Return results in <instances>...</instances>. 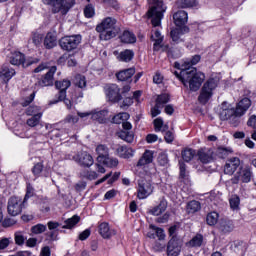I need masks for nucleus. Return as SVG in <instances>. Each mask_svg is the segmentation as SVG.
<instances>
[{
    "label": "nucleus",
    "instance_id": "obj_13",
    "mask_svg": "<svg viewBox=\"0 0 256 256\" xmlns=\"http://www.w3.org/2000/svg\"><path fill=\"white\" fill-rule=\"evenodd\" d=\"M112 151H114V155L120 157L121 159H131V157L135 155V150L125 145H113Z\"/></svg>",
    "mask_w": 256,
    "mask_h": 256
},
{
    "label": "nucleus",
    "instance_id": "obj_31",
    "mask_svg": "<svg viewBox=\"0 0 256 256\" xmlns=\"http://www.w3.org/2000/svg\"><path fill=\"white\" fill-rule=\"evenodd\" d=\"M44 47L47 49H53V47H57V37L55 34L49 32L44 38Z\"/></svg>",
    "mask_w": 256,
    "mask_h": 256
},
{
    "label": "nucleus",
    "instance_id": "obj_55",
    "mask_svg": "<svg viewBox=\"0 0 256 256\" xmlns=\"http://www.w3.org/2000/svg\"><path fill=\"white\" fill-rule=\"evenodd\" d=\"M150 229L156 231V236L158 237L159 241L165 240V231L161 228H157L154 225H150Z\"/></svg>",
    "mask_w": 256,
    "mask_h": 256
},
{
    "label": "nucleus",
    "instance_id": "obj_58",
    "mask_svg": "<svg viewBox=\"0 0 256 256\" xmlns=\"http://www.w3.org/2000/svg\"><path fill=\"white\" fill-rule=\"evenodd\" d=\"M11 243H13V239H11V238H2L0 240V251H3L5 249H7V247H9V245H11Z\"/></svg>",
    "mask_w": 256,
    "mask_h": 256
},
{
    "label": "nucleus",
    "instance_id": "obj_5",
    "mask_svg": "<svg viewBox=\"0 0 256 256\" xmlns=\"http://www.w3.org/2000/svg\"><path fill=\"white\" fill-rule=\"evenodd\" d=\"M46 5H51L52 13H61L67 15L69 9L75 5V0H44Z\"/></svg>",
    "mask_w": 256,
    "mask_h": 256
},
{
    "label": "nucleus",
    "instance_id": "obj_28",
    "mask_svg": "<svg viewBox=\"0 0 256 256\" xmlns=\"http://www.w3.org/2000/svg\"><path fill=\"white\" fill-rule=\"evenodd\" d=\"M165 211H167V202L166 200H161L158 206H155L149 210V214L159 217V215L165 213Z\"/></svg>",
    "mask_w": 256,
    "mask_h": 256
},
{
    "label": "nucleus",
    "instance_id": "obj_12",
    "mask_svg": "<svg viewBox=\"0 0 256 256\" xmlns=\"http://www.w3.org/2000/svg\"><path fill=\"white\" fill-rule=\"evenodd\" d=\"M10 63L11 65H25L29 67V65L39 63V59L34 58L25 62V55L21 52L14 51L11 53Z\"/></svg>",
    "mask_w": 256,
    "mask_h": 256
},
{
    "label": "nucleus",
    "instance_id": "obj_11",
    "mask_svg": "<svg viewBox=\"0 0 256 256\" xmlns=\"http://www.w3.org/2000/svg\"><path fill=\"white\" fill-rule=\"evenodd\" d=\"M105 95L111 103H119L123 99L121 88L117 84H109L105 87Z\"/></svg>",
    "mask_w": 256,
    "mask_h": 256
},
{
    "label": "nucleus",
    "instance_id": "obj_26",
    "mask_svg": "<svg viewBox=\"0 0 256 256\" xmlns=\"http://www.w3.org/2000/svg\"><path fill=\"white\" fill-rule=\"evenodd\" d=\"M95 151L98 155L96 158L97 163H101V161H103V159L109 155V147H107L105 144L97 145Z\"/></svg>",
    "mask_w": 256,
    "mask_h": 256
},
{
    "label": "nucleus",
    "instance_id": "obj_21",
    "mask_svg": "<svg viewBox=\"0 0 256 256\" xmlns=\"http://www.w3.org/2000/svg\"><path fill=\"white\" fill-rule=\"evenodd\" d=\"M173 20L176 27H183L189 20V16L185 10H179L174 13Z\"/></svg>",
    "mask_w": 256,
    "mask_h": 256
},
{
    "label": "nucleus",
    "instance_id": "obj_53",
    "mask_svg": "<svg viewBox=\"0 0 256 256\" xmlns=\"http://www.w3.org/2000/svg\"><path fill=\"white\" fill-rule=\"evenodd\" d=\"M229 153H233V150L223 147L218 148L216 151V155H218L220 159H225Z\"/></svg>",
    "mask_w": 256,
    "mask_h": 256
},
{
    "label": "nucleus",
    "instance_id": "obj_45",
    "mask_svg": "<svg viewBox=\"0 0 256 256\" xmlns=\"http://www.w3.org/2000/svg\"><path fill=\"white\" fill-rule=\"evenodd\" d=\"M193 157H195V150L186 148L182 151V159L186 161V163H189Z\"/></svg>",
    "mask_w": 256,
    "mask_h": 256
},
{
    "label": "nucleus",
    "instance_id": "obj_39",
    "mask_svg": "<svg viewBox=\"0 0 256 256\" xmlns=\"http://www.w3.org/2000/svg\"><path fill=\"white\" fill-rule=\"evenodd\" d=\"M107 110H101V111H95L92 112L91 118L94 121H98V123H104L105 122V117H107Z\"/></svg>",
    "mask_w": 256,
    "mask_h": 256
},
{
    "label": "nucleus",
    "instance_id": "obj_41",
    "mask_svg": "<svg viewBox=\"0 0 256 256\" xmlns=\"http://www.w3.org/2000/svg\"><path fill=\"white\" fill-rule=\"evenodd\" d=\"M129 119V113L127 112H122L117 115H115L112 118L113 123H116V125H121V123H124Z\"/></svg>",
    "mask_w": 256,
    "mask_h": 256
},
{
    "label": "nucleus",
    "instance_id": "obj_49",
    "mask_svg": "<svg viewBox=\"0 0 256 256\" xmlns=\"http://www.w3.org/2000/svg\"><path fill=\"white\" fill-rule=\"evenodd\" d=\"M47 231V226L43 224H37L31 227V233L34 235H41V233H45Z\"/></svg>",
    "mask_w": 256,
    "mask_h": 256
},
{
    "label": "nucleus",
    "instance_id": "obj_6",
    "mask_svg": "<svg viewBox=\"0 0 256 256\" xmlns=\"http://www.w3.org/2000/svg\"><path fill=\"white\" fill-rule=\"evenodd\" d=\"M252 180L253 169L251 166L246 165L241 167L239 171L234 175V177L230 179V183H232V185H238L239 181L242 183H251Z\"/></svg>",
    "mask_w": 256,
    "mask_h": 256
},
{
    "label": "nucleus",
    "instance_id": "obj_24",
    "mask_svg": "<svg viewBox=\"0 0 256 256\" xmlns=\"http://www.w3.org/2000/svg\"><path fill=\"white\" fill-rule=\"evenodd\" d=\"M94 167L96 171L90 170L87 172L85 176L86 179H89V181H94L95 179H99V173L103 175L106 172L105 167H103V165H101L100 163H96Z\"/></svg>",
    "mask_w": 256,
    "mask_h": 256
},
{
    "label": "nucleus",
    "instance_id": "obj_30",
    "mask_svg": "<svg viewBox=\"0 0 256 256\" xmlns=\"http://www.w3.org/2000/svg\"><path fill=\"white\" fill-rule=\"evenodd\" d=\"M151 39L154 41V49H159L161 43H163V36L158 28L152 29Z\"/></svg>",
    "mask_w": 256,
    "mask_h": 256
},
{
    "label": "nucleus",
    "instance_id": "obj_17",
    "mask_svg": "<svg viewBox=\"0 0 256 256\" xmlns=\"http://www.w3.org/2000/svg\"><path fill=\"white\" fill-rule=\"evenodd\" d=\"M241 165L239 157L229 158L224 165L225 175H233L237 171V168Z\"/></svg>",
    "mask_w": 256,
    "mask_h": 256
},
{
    "label": "nucleus",
    "instance_id": "obj_44",
    "mask_svg": "<svg viewBox=\"0 0 256 256\" xmlns=\"http://www.w3.org/2000/svg\"><path fill=\"white\" fill-rule=\"evenodd\" d=\"M189 247H201L203 245V235L196 234L189 242Z\"/></svg>",
    "mask_w": 256,
    "mask_h": 256
},
{
    "label": "nucleus",
    "instance_id": "obj_15",
    "mask_svg": "<svg viewBox=\"0 0 256 256\" xmlns=\"http://www.w3.org/2000/svg\"><path fill=\"white\" fill-rule=\"evenodd\" d=\"M231 117H241V116H237V109L232 108L229 103L223 102L221 104L220 119L222 121H227L231 119Z\"/></svg>",
    "mask_w": 256,
    "mask_h": 256
},
{
    "label": "nucleus",
    "instance_id": "obj_32",
    "mask_svg": "<svg viewBox=\"0 0 256 256\" xmlns=\"http://www.w3.org/2000/svg\"><path fill=\"white\" fill-rule=\"evenodd\" d=\"M154 131L156 133H165V131H169V125L163 122V118H156L154 120Z\"/></svg>",
    "mask_w": 256,
    "mask_h": 256
},
{
    "label": "nucleus",
    "instance_id": "obj_54",
    "mask_svg": "<svg viewBox=\"0 0 256 256\" xmlns=\"http://www.w3.org/2000/svg\"><path fill=\"white\" fill-rule=\"evenodd\" d=\"M169 94H161L157 96L156 104L157 105H165V103H169Z\"/></svg>",
    "mask_w": 256,
    "mask_h": 256
},
{
    "label": "nucleus",
    "instance_id": "obj_20",
    "mask_svg": "<svg viewBox=\"0 0 256 256\" xmlns=\"http://www.w3.org/2000/svg\"><path fill=\"white\" fill-rule=\"evenodd\" d=\"M17 72H15V69L9 67V66H2L0 69V81H3L4 83H9L13 77H15Z\"/></svg>",
    "mask_w": 256,
    "mask_h": 256
},
{
    "label": "nucleus",
    "instance_id": "obj_4",
    "mask_svg": "<svg viewBox=\"0 0 256 256\" xmlns=\"http://www.w3.org/2000/svg\"><path fill=\"white\" fill-rule=\"evenodd\" d=\"M217 85H219V81L214 78H210L201 88L200 94L198 96V101L201 105H206L209 103L211 97H213V91L217 89Z\"/></svg>",
    "mask_w": 256,
    "mask_h": 256
},
{
    "label": "nucleus",
    "instance_id": "obj_48",
    "mask_svg": "<svg viewBox=\"0 0 256 256\" xmlns=\"http://www.w3.org/2000/svg\"><path fill=\"white\" fill-rule=\"evenodd\" d=\"M199 61H201V56L199 55H195L192 57V59L190 61H186L184 62V64L182 65L181 71H183V69H185V67H187L188 69L192 68V65H197V63H199Z\"/></svg>",
    "mask_w": 256,
    "mask_h": 256
},
{
    "label": "nucleus",
    "instance_id": "obj_16",
    "mask_svg": "<svg viewBox=\"0 0 256 256\" xmlns=\"http://www.w3.org/2000/svg\"><path fill=\"white\" fill-rule=\"evenodd\" d=\"M56 88L59 89V94H58V100L52 102L53 104L59 103V101H63L65 97H67V89L71 87V81L69 80H63V81H58L55 83Z\"/></svg>",
    "mask_w": 256,
    "mask_h": 256
},
{
    "label": "nucleus",
    "instance_id": "obj_42",
    "mask_svg": "<svg viewBox=\"0 0 256 256\" xmlns=\"http://www.w3.org/2000/svg\"><path fill=\"white\" fill-rule=\"evenodd\" d=\"M198 159H200L201 163H211L213 157L211 156V154L205 150H200L198 152Z\"/></svg>",
    "mask_w": 256,
    "mask_h": 256
},
{
    "label": "nucleus",
    "instance_id": "obj_29",
    "mask_svg": "<svg viewBox=\"0 0 256 256\" xmlns=\"http://www.w3.org/2000/svg\"><path fill=\"white\" fill-rule=\"evenodd\" d=\"M149 163H153V151L146 150L139 159L137 167H143L144 165H149Z\"/></svg>",
    "mask_w": 256,
    "mask_h": 256
},
{
    "label": "nucleus",
    "instance_id": "obj_19",
    "mask_svg": "<svg viewBox=\"0 0 256 256\" xmlns=\"http://www.w3.org/2000/svg\"><path fill=\"white\" fill-rule=\"evenodd\" d=\"M57 73V66H52L49 68L45 76L42 78V80L39 82V85L41 87H51L53 85L54 81V75Z\"/></svg>",
    "mask_w": 256,
    "mask_h": 256
},
{
    "label": "nucleus",
    "instance_id": "obj_8",
    "mask_svg": "<svg viewBox=\"0 0 256 256\" xmlns=\"http://www.w3.org/2000/svg\"><path fill=\"white\" fill-rule=\"evenodd\" d=\"M81 43V35L65 36L60 39L59 45L64 51H73Z\"/></svg>",
    "mask_w": 256,
    "mask_h": 256
},
{
    "label": "nucleus",
    "instance_id": "obj_59",
    "mask_svg": "<svg viewBox=\"0 0 256 256\" xmlns=\"http://www.w3.org/2000/svg\"><path fill=\"white\" fill-rule=\"evenodd\" d=\"M43 172V163H37L33 169H32V173L36 176L41 175V173Z\"/></svg>",
    "mask_w": 256,
    "mask_h": 256
},
{
    "label": "nucleus",
    "instance_id": "obj_7",
    "mask_svg": "<svg viewBox=\"0 0 256 256\" xmlns=\"http://www.w3.org/2000/svg\"><path fill=\"white\" fill-rule=\"evenodd\" d=\"M25 205H27V202L21 199V197L12 196L8 200L9 215H12V217H17V215H20L21 211H23V207H25Z\"/></svg>",
    "mask_w": 256,
    "mask_h": 256
},
{
    "label": "nucleus",
    "instance_id": "obj_3",
    "mask_svg": "<svg viewBox=\"0 0 256 256\" xmlns=\"http://www.w3.org/2000/svg\"><path fill=\"white\" fill-rule=\"evenodd\" d=\"M117 20L115 18L107 17L100 24L97 25L96 31L100 33L101 41H109L113 39L118 33Z\"/></svg>",
    "mask_w": 256,
    "mask_h": 256
},
{
    "label": "nucleus",
    "instance_id": "obj_1",
    "mask_svg": "<svg viewBox=\"0 0 256 256\" xmlns=\"http://www.w3.org/2000/svg\"><path fill=\"white\" fill-rule=\"evenodd\" d=\"M176 77L183 83L185 87L189 84L190 91H199L203 81H205V74L198 72L197 68H188L184 66L180 73L175 72Z\"/></svg>",
    "mask_w": 256,
    "mask_h": 256
},
{
    "label": "nucleus",
    "instance_id": "obj_35",
    "mask_svg": "<svg viewBox=\"0 0 256 256\" xmlns=\"http://www.w3.org/2000/svg\"><path fill=\"white\" fill-rule=\"evenodd\" d=\"M14 241L15 244L19 247H23L25 245V241H27V233L24 231H17L14 233Z\"/></svg>",
    "mask_w": 256,
    "mask_h": 256
},
{
    "label": "nucleus",
    "instance_id": "obj_14",
    "mask_svg": "<svg viewBox=\"0 0 256 256\" xmlns=\"http://www.w3.org/2000/svg\"><path fill=\"white\" fill-rule=\"evenodd\" d=\"M123 131H120L118 133V137L122 139V141H126V143H131L135 139V134L131 132V129H133V126L131 125V122L124 121L122 123Z\"/></svg>",
    "mask_w": 256,
    "mask_h": 256
},
{
    "label": "nucleus",
    "instance_id": "obj_64",
    "mask_svg": "<svg viewBox=\"0 0 256 256\" xmlns=\"http://www.w3.org/2000/svg\"><path fill=\"white\" fill-rule=\"evenodd\" d=\"M248 127H252V129H256V116L252 115L250 116L248 122H247Z\"/></svg>",
    "mask_w": 256,
    "mask_h": 256
},
{
    "label": "nucleus",
    "instance_id": "obj_60",
    "mask_svg": "<svg viewBox=\"0 0 256 256\" xmlns=\"http://www.w3.org/2000/svg\"><path fill=\"white\" fill-rule=\"evenodd\" d=\"M180 179H187V168L185 163L180 162Z\"/></svg>",
    "mask_w": 256,
    "mask_h": 256
},
{
    "label": "nucleus",
    "instance_id": "obj_63",
    "mask_svg": "<svg viewBox=\"0 0 256 256\" xmlns=\"http://www.w3.org/2000/svg\"><path fill=\"white\" fill-rule=\"evenodd\" d=\"M131 105H133V98L126 97L122 102L121 108L125 109L126 107H131Z\"/></svg>",
    "mask_w": 256,
    "mask_h": 256
},
{
    "label": "nucleus",
    "instance_id": "obj_57",
    "mask_svg": "<svg viewBox=\"0 0 256 256\" xmlns=\"http://www.w3.org/2000/svg\"><path fill=\"white\" fill-rule=\"evenodd\" d=\"M84 15L88 19H91L95 15V8H93V5L89 4L84 9Z\"/></svg>",
    "mask_w": 256,
    "mask_h": 256
},
{
    "label": "nucleus",
    "instance_id": "obj_25",
    "mask_svg": "<svg viewBox=\"0 0 256 256\" xmlns=\"http://www.w3.org/2000/svg\"><path fill=\"white\" fill-rule=\"evenodd\" d=\"M179 253H181V248L179 247V243H177V239L171 238L167 246V255L179 256Z\"/></svg>",
    "mask_w": 256,
    "mask_h": 256
},
{
    "label": "nucleus",
    "instance_id": "obj_47",
    "mask_svg": "<svg viewBox=\"0 0 256 256\" xmlns=\"http://www.w3.org/2000/svg\"><path fill=\"white\" fill-rule=\"evenodd\" d=\"M75 86L79 87L80 89H85V87H87V80L85 79V76L81 74L76 75Z\"/></svg>",
    "mask_w": 256,
    "mask_h": 256
},
{
    "label": "nucleus",
    "instance_id": "obj_22",
    "mask_svg": "<svg viewBox=\"0 0 256 256\" xmlns=\"http://www.w3.org/2000/svg\"><path fill=\"white\" fill-rule=\"evenodd\" d=\"M218 229L223 235H229L235 229V224L230 219H222L219 222Z\"/></svg>",
    "mask_w": 256,
    "mask_h": 256
},
{
    "label": "nucleus",
    "instance_id": "obj_2",
    "mask_svg": "<svg viewBox=\"0 0 256 256\" xmlns=\"http://www.w3.org/2000/svg\"><path fill=\"white\" fill-rule=\"evenodd\" d=\"M149 10L147 12L148 19H151L152 26L161 27L163 13L167 11V6L161 0H148Z\"/></svg>",
    "mask_w": 256,
    "mask_h": 256
},
{
    "label": "nucleus",
    "instance_id": "obj_51",
    "mask_svg": "<svg viewBox=\"0 0 256 256\" xmlns=\"http://www.w3.org/2000/svg\"><path fill=\"white\" fill-rule=\"evenodd\" d=\"M219 220V214L217 212H211L207 215L206 221L209 225H217V221Z\"/></svg>",
    "mask_w": 256,
    "mask_h": 256
},
{
    "label": "nucleus",
    "instance_id": "obj_34",
    "mask_svg": "<svg viewBox=\"0 0 256 256\" xmlns=\"http://www.w3.org/2000/svg\"><path fill=\"white\" fill-rule=\"evenodd\" d=\"M133 57H135V52H133V50L126 49L120 52L118 59L124 63H129V61L133 60Z\"/></svg>",
    "mask_w": 256,
    "mask_h": 256
},
{
    "label": "nucleus",
    "instance_id": "obj_18",
    "mask_svg": "<svg viewBox=\"0 0 256 256\" xmlns=\"http://www.w3.org/2000/svg\"><path fill=\"white\" fill-rule=\"evenodd\" d=\"M98 232L101 235L102 239H111L114 235H117L115 229H111L109 223L101 222L98 226Z\"/></svg>",
    "mask_w": 256,
    "mask_h": 256
},
{
    "label": "nucleus",
    "instance_id": "obj_56",
    "mask_svg": "<svg viewBox=\"0 0 256 256\" xmlns=\"http://www.w3.org/2000/svg\"><path fill=\"white\" fill-rule=\"evenodd\" d=\"M40 111L41 109L38 106H29L26 110V115L33 117L37 115V113H41Z\"/></svg>",
    "mask_w": 256,
    "mask_h": 256
},
{
    "label": "nucleus",
    "instance_id": "obj_36",
    "mask_svg": "<svg viewBox=\"0 0 256 256\" xmlns=\"http://www.w3.org/2000/svg\"><path fill=\"white\" fill-rule=\"evenodd\" d=\"M186 211L189 214L197 213V211H201V203L197 200H192L187 203Z\"/></svg>",
    "mask_w": 256,
    "mask_h": 256
},
{
    "label": "nucleus",
    "instance_id": "obj_23",
    "mask_svg": "<svg viewBox=\"0 0 256 256\" xmlns=\"http://www.w3.org/2000/svg\"><path fill=\"white\" fill-rule=\"evenodd\" d=\"M249 107H251V100L249 98H243L240 100L236 107V116L243 117Z\"/></svg>",
    "mask_w": 256,
    "mask_h": 256
},
{
    "label": "nucleus",
    "instance_id": "obj_62",
    "mask_svg": "<svg viewBox=\"0 0 256 256\" xmlns=\"http://www.w3.org/2000/svg\"><path fill=\"white\" fill-rule=\"evenodd\" d=\"M158 163L160 165H162L163 167H165V165H167V163H169V159L167 158L166 154H160L158 157Z\"/></svg>",
    "mask_w": 256,
    "mask_h": 256
},
{
    "label": "nucleus",
    "instance_id": "obj_10",
    "mask_svg": "<svg viewBox=\"0 0 256 256\" xmlns=\"http://www.w3.org/2000/svg\"><path fill=\"white\" fill-rule=\"evenodd\" d=\"M153 184L151 181L141 179L138 181L137 197L138 199H147L149 195H153Z\"/></svg>",
    "mask_w": 256,
    "mask_h": 256
},
{
    "label": "nucleus",
    "instance_id": "obj_43",
    "mask_svg": "<svg viewBox=\"0 0 256 256\" xmlns=\"http://www.w3.org/2000/svg\"><path fill=\"white\" fill-rule=\"evenodd\" d=\"M41 117H43V113H37V115L32 116L26 121L28 127H37V125L41 121Z\"/></svg>",
    "mask_w": 256,
    "mask_h": 256
},
{
    "label": "nucleus",
    "instance_id": "obj_27",
    "mask_svg": "<svg viewBox=\"0 0 256 256\" xmlns=\"http://www.w3.org/2000/svg\"><path fill=\"white\" fill-rule=\"evenodd\" d=\"M135 75V68L121 70L116 74L118 81H129Z\"/></svg>",
    "mask_w": 256,
    "mask_h": 256
},
{
    "label": "nucleus",
    "instance_id": "obj_61",
    "mask_svg": "<svg viewBox=\"0 0 256 256\" xmlns=\"http://www.w3.org/2000/svg\"><path fill=\"white\" fill-rule=\"evenodd\" d=\"M33 195H35V192L33 190V187H31V185H28L27 186V192H26V195L24 197V203H27V200L31 197H33Z\"/></svg>",
    "mask_w": 256,
    "mask_h": 256
},
{
    "label": "nucleus",
    "instance_id": "obj_9",
    "mask_svg": "<svg viewBox=\"0 0 256 256\" xmlns=\"http://www.w3.org/2000/svg\"><path fill=\"white\" fill-rule=\"evenodd\" d=\"M72 161H75L80 167H92L93 163H95V160L93 159V156L89 154L87 151H80L74 155H72L71 158Z\"/></svg>",
    "mask_w": 256,
    "mask_h": 256
},
{
    "label": "nucleus",
    "instance_id": "obj_38",
    "mask_svg": "<svg viewBox=\"0 0 256 256\" xmlns=\"http://www.w3.org/2000/svg\"><path fill=\"white\" fill-rule=\"evenodd\" d=\"M100 165L101 163L105 165L106 167H109L110 169H113V167H117L119 165V160L117 158H111L109 157V154L102 159L101 162H98Z\"/></svg>",
    "mask_w": 256,
    "mask_h": 256
},
{
    "label": "nucleus",
    "instance_id": "obj_50",
    "mask_svg": "<svg viewBox=\"0 0 256 256\" xmlns=\"http://www.w3.org/2000/svg\"><path fill=\"white\" fill-rule=\"evenodd\" d=\"M30 41L35 45V47H40L41 43H43V34H39L37 32L33 33Z\"/></svg>",
    "mask_w": 256,
    "mask_h": 256
},
{
    "label": "nucleus",
    "instance_id": "obj_40",
    "mask_svg": "<svg viewBox=\"0 0 256 256\" xmlns=\"http://www.w3.org/2000/svg\"><path fill=\"white\" fill-rule=\"evenodd\" d=\"M230 208L232 211H239V205H241V198L237 194H234L229 199Z\"/></svg>",
    "mask_w": 256,
    "mask_h": 256
},
{
    "label": "nucleus",
    "instance_id": "obj_46",
    "mask_svg": "<svg viewBox=\"0 0 256 256\" xmlns=\"http://www.w3.org/2000/svg\"><path fill=\"white\" fill-rule=\"evenodd\" d=\"M197 5V1L195 0H178L177 6L181 9H187V7H195Z\"/></svg>",
    "mask_w": 256,
    "mask_h": 256
},
{
    "label": "nucleus",
    "instance_id": "obj_37",
    "mask_svg": "<svg viewBox=\"0 0 256 256\" xmlns=\"http://www.w3.org/2000/svg\"><path fill=\"white\" fill-rule=\"evenodd\" d=\"M79 221H81V218L78 215H74L64 221L65 225L62 226V229H73Z\"/></svg>",
    "mask_w": 256,
    "mask_h": 256
},
{
    "label": "nucleus",
    "instance_id": "obj_33",
    "mask_svg": "<svg viewBox=\"0 0 256 256\" xmlns=\"http://www.w3.org/2000/svg\"><path fill=\"white\" fill-rule=\"evenodd\" d=\"M120 41L122 43H127V44L136 43L137 37H135V34H133V32L126 30L120 36Z\"/></svg>",
    "mask_w": 256,
    "mask_h": 256
},
{
    "label": "nucleus",
    "instance_id": "obj_52",
    "mask_svg": "<svg viewBox=\"0 0 256 256\" xmlns=\"http://www.w3.org/2000/svg\"><path fill=\"white\" fill-rule=\"evenodd\" d=\"M170 37L174 43H179V41L181 39V29L176 28V29L171 30Z\"/></svg>",
    "mask_w": 256,
    "mask_h": 256
}]
</instances>
